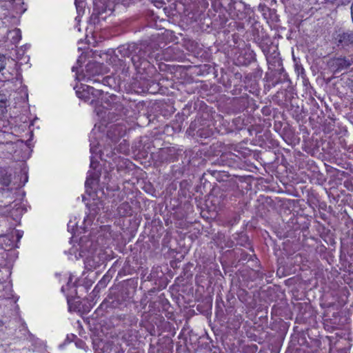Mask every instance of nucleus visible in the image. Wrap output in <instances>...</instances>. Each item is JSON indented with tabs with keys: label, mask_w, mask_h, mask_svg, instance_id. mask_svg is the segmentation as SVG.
Listing matches in <instances>:
<instances>
[{
	"label": "nucleus",
	"mask_w": 353,
	"mask_h": 353,
	"mask_svg": "<svg viewBox=\"0 0 353 353\" xmlns=\"http://www.w3.org/2000/svg\"><path fill=\"white\" fill-rule=\"evenodd\" d=\"M118 52L121 54V57H130V56H132V54L133 53L132 46H120L118 48Z\"/></svg>",
	"instance_id": "nucleus-9"
},
{
	"label": "nucleus",
	"mask_w": 353,
	"mask_h": 353,
	"mask_svg": "<svg viewBox=\"0 0 353 353\" xmlns=\"http://www.w3.org/2000/svg\"><path fill=\"white\" fill-rule=\"evenodd\" d=\"M130 210H131V208H130V205L126 202L121 203L118 207V213L119 214V215L123 216H125L128 214H131Z\"/></svg>",
	"instance_id": "nucleus-8"
},
{
	"label": "nucleus",
	"mask_w": 353,
	"mask_h": 353,
	"mask_svg": "<svg viewBox=\"0 0 353 353\" xmlns=\"http://www.w3.org/2000/svg\"><path fill=\"white\" fill-rule=\"evenodd\" d=\"M15 232H16V236H17V240H19L23 236V232H20L19 230H17Z\"/></svg>",
	"instance_id": "nucleus-16"
},
{
	"label": "nucleus",
	"mask_w": 353,
	"mask_h": 353,
	"mask_svg": "<svg viewBox=\"0 0 353 353\" xmlns=\"http://www.w3.org/2000/svg\"><path fill=\"white\" fill-rule=\"evenodd\" d=\"M79 257H85L86 260L92 259L94 261V254L97 252V245L88 238L84 236L80 239L79 243Z\"/></svg>",
	"instance_id": "nucleus-2"
},
{
	"label": "nucleus",
	"mask_w": 353,
	"mask_h": 353,
	"mask_svg": "<svg viewBox=\"0 0 353 353\" xmlns=\"http://www.w3.org/2000/svg\"><path fill=\"white\" fill-rule=\"evenodd\" d=\"M4 324V323L3 322V321H0V327L3 326Z\"/></svg>",
	"instance_id": "nucleus-18"
},
{
	"label": "nucleus",
	"mask_w": 353,
	"mask_h": 353,
	"mask_svg": "<svg viewBox=\"0 0 353 353\" xmlns=\"http://www.w3.org/2000/svg\"><path fill=\"white\" fill-rule=\"evenodd\" d=\"M11 182L10 175L1 174L0 175V184L3 187H8Z\"/></svg>",
	"instance_id": "nucleus-10"
},
{
	"label": "nucleus",
	"mask_w": 353,
	"mask_h": 353,
	"mask_svg": "<svg viewBox=\"0 0 353 353\" xmlns=\"http://www.w3.org/2000/svg\"><path fill=\"white\" fill-rule=\"evenodd\" d=\"M94 88L92 86L81 85V87L76 91L77 97L83 100L84 101H89L92 103L94 101L92 99L91 94H94Z\"/></svg>",
	"instance_id": "nucleus-4"
},
{
	"label": "nucleus",
	"mask_w": 353,
	"mask_h": 353,
	"mask_svg": "<svg viewBox=\"0 0 353 353\" xmlns=\"http://www.w3.org/2000/svg\"><path fill=\"white\" fill-rule=\"evenodd\" d=\"M132 48L131 61L138 72L141 73L150 66V62L145 57L146 52L141 46L133 45Z\"/></svg>",
	"instance_id": "nucleus-1"
},
{
	"label": "nucleus",
	"mask_w": 353,
	"mask_h": 353,
	"mask_svg": "<svg viewBox=\"0 0 353 353\" xmlns=\"http://www.w3.org/2000/svg\"><path fill=\"white\" fill-rule=\"evenodd\" d=\"M90 151H91V152H94V149H93V148H92V147H91V148H90Z\"/></svg>",
	"instance_id": "nucleus-19"
},
{
	"label": "nucleus",
	"mask_w": 353,
	"mask_h": 353,
	"mask_svg": "<svg viewBox=\"0 0 353 353\" xmlns=\"http://www.w3.org/2000/svg\"><path fill=\"white\" fill-rule=\"evenodd\" d=\"M103 94V91L101 90H97L94 88V94H91L92 99H95L97 97H99Z\"/></svg>",
	"instance_id": "nucleus-14"
},
{
	"label": "nucleus",
	"mask_w": 353,
	"mask_h": 353,
	"mask_svg": "<svg viewBox=\"0 0 353 353\" xmlns=\"http://www.w3.org/2000/svg\"><path fill=\"white\" fill-rule=\"evenodd\" d=\"M94 163L93 160L91 159L90 167L94 168Z\"/></svg>",
	"instance_id": "nucleus-17"
},
{
	"label": "nucleus",
	"mask_w": 353,
	"mask_h": 353,
	"mask_svg": "<svg viewBox=\"0 0 353 353\" xmlns=\"http://www.w3.org/2000/svg\"><path fill=\"white\" fill-rule=\"evenodd\" d=\"M335 39L338 46H347L349 45H353V33L350 32L339 33Z\"/></svg>",
	"instance_id": "nucleus-5"
},
{
	"label": "nucleus",
	"mask_w": 353,
	"mask_h": 353,
	"mask_svg": "<svg viewBox=\"0 0 353 353\" xmlns=\"http://www.w3.org/2000/svg\"><path fill=\"white\" fill-rule=\"evenodd\" d=\"M208 172L217 179L221 172H225L224 171L217 169H209Z\"/></svg>",
	"instance_id": "nucleus-12"
},
{
	"label": "nucleus",
	"mask_w": 353,
	"mask_h": 353,
	"mask_svg": "<svg viewBox=\"0 0 353 353\" xmlns=\"http://www.w3.org/2000/svg\"><path fill=\"white\" fill-rule=\"evenodd\" d=\"M84 1L85 0H74V3L78 12H80L83 10L84 7Z\"/></svg>",
	"instance_id": "nucleus-11"
},
{
	"label": "nucleus",
	"mask_w": 353,
	"mask_h": 353,
	"mask_svg": "<svg viewBox=\"0 0 353 353\" xmlns=\"http://www.w3.org/2000/svg\"><path fill=\"white\" fill-rule=\"evenodd\" d=\"M99 177V174L98 172H89V175L88 176L85 183V187L91 186L94 182L97 181Z\"/></svg>",
	"instance_id": "nucleus-7"
},
{
	"label": "nucleus",
	"mask_w": 353,
	"mask_h": 353,
	"mask_svg": "<svg viewBox=\"0 0 353 353\" xmlns=\"http://www.w3.org/2000/svg\"><path fill=\"white\" fill-rule=\"evenodd\" d=\"M8 39L13 44H17L21 39V30L18 28L10 30L8 32Z\"/></svg>",
	"instance_id": "nucleus-6"
},
{
	"label": "nucleus",
	"mask_w": 353,
	"mask_h": 353,
	"mask_svg": "<svg viewBox=\"0 0 353 353\" xmlns=\"http://www.w3.org/2000/svg\"><path fill=\"white\" fill-rule=\"evenodd\" d=\"M6 65V57L3 55H0V72L5 69Z\"/></svg>",
	"instance_id": "nucleus-13"
},
{
	"label": "nucleus",
	"mask_w": 353,
	"mask_h": 353,
	"mask_svg": "<svg viewBox=\"0 0 353 353\" xmlns=\"http://www.w3.org/2000/svg\"><path fill=\"white\" fill-rule=\"evenodd\" d=\"M352 63V58L339 57L330 59L328 65L334 72H338L348 69Z\"/></svg>",
	"instance_id": "nucleus-3"
},
{
	"label": "nucleus",
	"mask_w": 353,
	"mask_h": 353,
	"mask_svg": "<svg viewBox=\"0 0 353 353\" xmlns=\"http://www.w3.org/2000/svg\"><path fill=\"white\" fill-rule=\"evenodd\" d=\"M225 155L221 156V159H218V160L216 161V162H215V163H214V165H216V164H218V165H221V163H223V162H224V161H225L224 158H225Z\"/></svg>",
	"instance_id": "nucleus-15"
}]
</instances>
